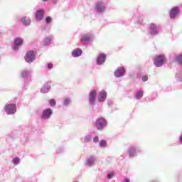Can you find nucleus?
Listing matches in <instances>:
<instances>
[{
  "mask_svg": "<svg viewBox=\"0 0 182 182\" xmlns=\"http://www.w3.org/2000/svg\"><path fill=\"white\" fill-rule=\"evenodd\" d=\"M97 95V92L95 90H92L89 95V103L92 105V106H95L96 105V96Z\"/></svg>",
  "mask_w": 182,
  "mask_h": 182,
  "instance_id": "obj_8",
  "label": "nucleus"
},
{
  "mask_svg": "<svg viewBox=\"0 0 182 182\" xmlns=\"http://www.w3.org/2000/svg\"><path fill=\"white\" fill-rule=\"evenodd\" d=\"M107 4L104 1H98L95 4V11L97 14H103L106 11Z\"/></svg>",
  "mask_w": 182,
  "mask_h": 182,
  "instance_id": "obj_4",
  "label": "nucleus"
},
{
  "mask_svg": "<svg viewBox=\"0 0 182 182\" xmlns=\"http://www.w3.org/2000/svg\"><path fill=\"white\" fill-rule=\"evenodd\" d=\"M126 73V70L123 67H119L114 72L115 77H122L124 76V73Z\"/></svg>",
  "mask_w": 182,
  "mask_h": 182,
  "instance_id": "obj_12",
  "label": "nucleus"
},
{
  "mask_svg": "<svg viewBox=\"0 0 182 182\" xmlns=\"http://www.w3.org/2000/svg\"><path fill=\"white\" fill-rule=\"evenodd\" d=\"M81 43L82 45H89L93 41V34L91 33H87L81 35Z\"/></svg>",
  "mask_w": 182,
  "mask_h": 182,
  "instance_id": "obj_1",
  "label": "nucleus"
},
{
  "mask_svg": "<svg viewBox=\"0 0 182 182\" xmlns=\"http://www.w3.org/2000/svg\"><path fill=\"white\" fill-rule=\"evenodd\" d=\"M49 103L50 106H56V101L55 100V99L50 100Z\"/></svg>",
  "mask_w": 182,
  "mask_h": 182,
  "instance_id": "obj_29",
  "label": "nucleus"
},
{
  "mask_svg": "<svg viewBox=\"0 0 182 182\" xmlns=\"http://www.w3.org/2000/svg\"><path fill=\"white\" fill-rule=\"evenodd\" d=\"M97 141H99V136H95V137L93 139V142H94V143H97Z\"/></svg>",
  "mask_w": 182,
  "mask_h": 182,
  "instance_id": "obj_34",
  "label": "nucleus"
},
{
  "mask_svg": "<svg viewBox=\"0 0 182 182\" xmlns=\"http://www.w3.org/2000/svg\"><path fill=\"white\" fill-rule=\"evenodd\" d=\"M143 90H139L136 92V95H135V97L137 100H140V99H141L143 97Z\"/></svg>",
  "mask_w": 182,
  "mask_h": 182,
  "instance_id": "obj_23",
  "label": "nucleus"
},
{
  "mask_svg": "<svg viewBox=\"0 0 182 182\" xmlns=\"http://www.w3.org/2000/svg\"><path fill=\"white\" fill-rule=\"evenodd\" d=\"M52 39H53V36H52L46 37L43 42V45H45V46H48V45H50V42H52Z\"/></svg>",
  "mask_w": 182,
  "mask_h": 182,
  "instance_id": "obj_21",
  "label": "nucleus"
},
{
  "mask_svg": "<svg viewBox=\"0 0 182 182\" xmlns=\"http://www.w3.org/2000/svg\"><path fill=\"white\" fill-rule=\"evenodd\" d=\"M48 69H52L53 68V64H48Z\"/></svg>",
  "mask_w": 182,
  "mask_h": 182,
  "instance_id": "obj_36",
  "label": "nucleus"
},
{
  "mask_svg": "<svg viewBox=\"0 0 182 182\" xmlns=\"http://www.w3.org/2000/svg\"><path fill=\"white\" fill-rule=\"evenodd\" d=\"M90 140H92V136L90 135H86L84 137L85 143H89V141H90Z\"/></svg>",
  "mask_w": 182,
  "mask_h": 182,
  "instance_id": "obj_28",
  "label": "nucleus"
},
{
  "mask_svg": "<svg viewBox=\"0 0 182 182\" xmlns=\"http://www.w3.org/2000/svg\"><path fill=\"white\" fill-rule=\"evenodd\" d=\"M176 77L178 82H182V72L181 71L178 72L176 73Z\"/></svg>",
  "mask_w": 182,
  "mask_h": 182,
  "instance_id": "obj_26",
  "label": "nucleus"
},
{
  "mask_svg": "<svg viewBox=\"0 0 182 182\" xmlns=\"http://www.w3.org/2000/svg\"><path fill=\"white\" fill-rule=\"evenodd\" d=\"M148 79H149V77H147V75L142 76V81L143 82H147Z\"/></svg>",
  "mask_w": 182,
  "mask_h": 182,
  "instance_id": "obj_33",
  "label": "nucleus"
},
{
  "mask_svg": "<svg viewBox=\"0 0 182 182\" xmlns=\"http://www.w3.org/2000/svg\"><path fill=\"white\" fill-rule=\"evenodd\" d=\"M95 164H96V156H90L85 161V166L87 167H92Z\"/></svg>",
  "mask_w": 182,
  "mask_h": 182,
  "instance_id": "obj_11",
  "label": "nucleus"
},
{
  "mask_svg": "<svg viewBox=\"0 0 182 182\" xmlns=\"http://www.w3.org/2000/svg\"><path fill=\"white\" fill-rule=\"evenodd\" d=\"M43 2L48 1V0H42ZM58 0H53V4H56Z\"/></svg>",
  "mask_w": 182,
  "mask_h": 182,
  "instance_id": "obj_37",
  "label": "nucleus"
},
{
  "mask_svg": "<svg viewBox=\"0 0 182 182\" xmlns=\"http://www.w3.org/2000/svg\"><path fill=\"white\" fill-rule=\"evenodd\" d=\"M71 102H72V100H70V98L65 97V98H64L63 105L68 106V105H70Z\"/></svg>",
  "mask_w": 182,
  "mask_h": 182,
  "instance_id": "obj_27",
  "label": "nucleus"
},
{
  "mask_svg": "<svg viewBox=\"0 0 182 182\" xmlns=\"http://www.w3.org/2000/svg\"><path fill=\"white\" fill-rule=\"evenodd\" d=\"M95 126L98 130H102L106 126H107V122L105 118H98L95 122Z\"/></svg>",
  "mask_w": 182,
  "mask_h": 182,
  "instance_id": "obj_5",
  "label": "nucleus"
},
{
  "mask_svg": "<svg viewBox=\"0 0 182 182\" xmlns=\"http://www.w3.org/2000/svg\"><path fill=\"white\" fill-rule=\"evenodd\" d=\"M175 62H176V63H179V65H181V63H182V55H176L175 57Z\"/></svg>",
  "mask_w": 182,
  "mask_h": 182,
  "instance_id": "obj_24",
  "label": "nucleus"
},
{
  "mask_svg": "<svg viewBox=\"0 0 182 182\" xmlns=\"http://www.w3.org/2000/svg\"><path fill=\"white\" fill-rule=\"evenodd\" d=\"M166 62V56L164 55H159L155 58L154 65L156 68H161Z\"/></svg>",
  "mask_w": 182,
  "mask_h": 182,
  "instance_id": "obj_3",
  "label": "nucleus"
},
{
  "mask_svg": "<svg viewBox=\"0 0 182 182\" xmlns=\"http://www.w3.org/2000/svg\"><path fill=\"white\" fill-rule=\"evenodd\" d=\"M113 176H114V174L113 173H108V174H107V178H108L109 180H110V179L113 178Z\"/></svg>",
  "mask_w": 182,
  "mask_h": 182,
  "instance_id": "obj_32",
  "label": "nucleus"
},
{
  "mask_svg": "<svg viewBox=\"0 0 182 182\" xmlns=\"http://www.w3.org/2000/svg\"><path fill=\"white\" fill-rule=\"evenodd\" d=\"M82 55V50L80 48L75 49L72 55L73 58H79Z\"/></svg>",
  "mask_w": 182,
  "mask_h": 182,
  "instance_id": "obj_20",
  "label": "nucleus"
},
{
  "mask_svg": "<svg viewBox=\"0 0 182 182\" xmlns=\"http://www.w3.org/2000/svg\"><path fill=\"white\" fill-rule=\"evenodd\" d=\"M122 182H130V179L129 178H124Z\"/></svg>",
  "mask_w": 182,
  "mask_h": 182,
  "instance_id": "obj_38",
  "label": "nucleus"
},
{
  "mask_svg": "<svg viewBox=\"0 0 182 182\" xmlns=\"http://www.w3.org/2000/svg\"><path fill=\"white\" fill-rule=\"evenodd\" d=\"M21 21L22 22L23 25H25L26 26H29V25H31V18L29 17H22L21 18Z\"/></svg>",
  "mask_w": 182,
  "mask_h": 182,
  "instance_id": "obj_19",
  "label": "nucleus"
},
{
  "mask_svg": "<svg viewBox=\"0 0 182 182\" xmlns=\"http://www.w3.org/2000/svg\"><path fill=\"white\" fill-rule=\"evenodd\" d=\"M149 33L152 36L159 35V26L155 23H151L149 26Z\"/></svg>",
  "mask_w": 182,
  "mask_h": 182,
  "instance_id": "obj_10",
  "label": "nucleus"
},
{
  "mask_svg": "<svg viewBox=\"0 0 182 182\" xmlns=\"http://www.w3.org/2000/svg\"><path fill=\"white\" fill-rule=\"evenodd\" d=\"M112 105H113V101L109 100L108 102H107V105H108L109 107H110V106H112Z\"/></svg>",
  "mask_w": 182,
  "mask_h": 182,
  "instance_id": "obj_35",
  "label": "nucleus"
},
{
  "mask_svg": "<svg viewBox=\"0 0 182 182\" xmlns=\"http://www.w3.org/2000/svg\"><path fill=\"white\" fill-rule=\"evenodd\" d=\"M50 90V85H49L48 84H46L41 89V93H48V92H49Z\"/></svg>",
  "mask_w": 182,
  "mask_h": 182,
  "instance_id": "obj_22",
  "label": "nucleus"
},
{
  "mask_svg": "<svg viewBox=\"0 0 182 182\" xmlns=\"http://www.w3.org/2000/svg\"><path fill=\"white\" fill-rule=\"evenodd\" d=\"M12 163L13 164H14V166H18V164L21 163V159H19L18 157L14 158L12 160Z\"/></svg>",
  "mask_w": 182,
  "mask_h": 182,
  "instance_id": "obj_25",
  "label": "nucleus"
},
{
  "mask_svg": "<svg viewBox=\"0 0 182 182\" xmlns=\"http://www.w3.org/2000/svg\"><path fill=\"white\" fill-rule=\"evenodd\" d=\"M31 70H23L21 71V77H23V79H24V82L26 83H29V82H31L32 80H31Z\"/></svg>",
  "mask_w": 182,
  "mask_h": 182,
  "instance_id": "obj_6",
  "label": "nucleus"
},
{
  "mask_svg": "<svg viewBox=\"0 0 182 182\" xmlns=\"http://www.w3.org/2000/svg\"><path fill=\"white\" fill-rule=\"evenodd\" d=\"M45 14V11L43 9L38 10L36 14V21H42L43 19V14Z\"/></svg>",
  "mask_w": 182,
  "mask_h": 182,
  "instance_id": "obj_18",
  "label": "nucleus"
},
{
  "mask_svg": "<svg viewBox=\"0 0 182 182\" xmlns=\"http://www.w3.org/2000/svg\"><path fill=\"white\" fill-rule=\"evenodd\" d=\"M46 23H50V22H52V17L47 16L46 18Z\"/></svg>",
  "mask_w": 182,
  "mask_h": 182,
  "instance_id": "obj_30",
  "label": "nucleus"
},
{
  "mask_svg": "<svg viewBox=\"0 0 182 182\" xmlns=\"http://www.w3.org/2000/svg\"><path fill=\"white\" fill-rule=\"evenodd\" d=\"M100 147H106V141H101L100 142Z\"/></svg>",
  "mask_w": 182,
  "mask_h": 182,
  "instance_id": "obj_31",
  "label": "nucleus"
},
{
  "mask_svg": "<svg viewBox=\"0 0 182 182\" xmlns=\"http://www.w3.org/2000/svg\"><path fill=\"white\" fill-rule=\"evenodd\" d=\"M4 111L6 114H15L16 113V104H7L4 107Z\"/></svg>",
  "mask_w": 182,
  "mask_h": 182,
  "instance_id": "obj_2",
  "label": "nucleus"
},
{
  "mask_svg": "<svg viewBox=\"0 0 182 182\" xmlns=\"http://www.w3.org/2000/svg\"><path fill=\"white\" fill-rule=\"evenodd\" d=\"M137 151H139V149L136 146H131L128 149V154L131 157H133L134 156H137Z\"/></svg>",
  "mask_w": 182,
  "mask_h": 182,
  "instance_id": "obj_15",
  "label": "nucleus"
},
{
  "mask_svg": "<svg viewBox=\"0 0 182 182\" xmlns=\"http://www.w3.org/2000/svg\"><path fill=\"white\" fill-rule=\"evenodd\" d=\"M52 109L47 108L43 111L41 117L45 120H48V119H50V116H52Z\"/></svg>",
  "mask_w": 182,
  "mask_h": 182,
  "instance_id": "obj_9",
  "label": "nucleus"
},
{
  "mask_svg": "<svg viewBox=\"0 0 182 182\" xmlns=\"http://www.w3.org/2000/svg\"><path fill=\"white\" fill-rule=\"evenodd\" d=\"M23 39L21 38H16L14 40V50H18L19 49V46L23 45Z\"/></svg>",
  "mask_w": 182,
  "mask_h": 182,
  "instance_id": "obj_14",
  "label": "nucleus"
},
{
  "mask_svg": "<svg viewBox=\"0 0 182 182\" xmlns=\"http://www.w3.org/2000/svg\"><path fill=\"white\" fill-rule=\"evenodd\" d=\"M107 98V92H106V91L102 90L99 92L97 99L100 103H103V102H105V100H106Z\"/></svg>",
  "mask_w": 182,
  "mask_h": 182,
  "instance_id": "obj_13",
  "label": "nucleus"
},
{
  "mask_svg": "<svg viewBox=\"0 0 182 182\" xmlns=\"http://www.w3.org/2000/svg\"><path fill=\"white\" fill-rule=\"evenodd\" d=\"M178 12H180V9H178V7L172 8V9L171 10V12H170V18L171 19H174L176 18V16H177V15H178Z\"/></svg>",
  "mask_w": 182,
  "mask_h": 182,
  "instance_id": "obj_16",
  "label": "nucleus"
},
{
  "mask_svg": "<svg viewBox=\"0 0 182 182\" xmlns=\"http://www.w3.org/2000/svg\"><path fill=\"white\" fill-rule=\"evenodd\" d=\"M36 58V53L35 51H28L25 56V60L27 62V63H32Z\"/></svg>",
  "mask_w": 182,
  "mask_h": 182,
  "instance_id": "obj_7",
  "label": "nucleus"
},
{
  "mask_svg": "<svg viewBox=\"0 0 182 182\" xmlns=\"http://www.w3.org/2000/svg\"><path fill=\"white\" fill-rule=\"evenodd\" d=\"M106 60V55L105 53H101L98 55L97 59V65H103Z\"/></svg>",
  "mask_w": 182,
  "mask_h": 182,
  "instance_id": "obj_17",
  "label": "nucleus"
}]
</instances>
